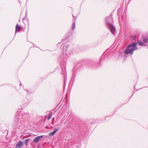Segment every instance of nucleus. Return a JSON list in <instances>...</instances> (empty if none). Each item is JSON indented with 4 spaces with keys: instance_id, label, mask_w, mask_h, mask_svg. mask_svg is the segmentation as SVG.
I'll return each mask as SVG.
<instances>
[{
    "instance_id": "nucleus-1",
    "label": "nucleus",
    "mask_w": 148,
    "mask_h": 148,
    "mask_svg": "<svg viewBox=\"0 0 148 148\" xmlns=\"http://www.w3.org/2000/svg\"><path fill=\"white\" fill-rule=\"evenodd\" d=\"M137 44L136 42H134L129 45L125 51V54L126 55L128 54L132 55L134 51L137 49V48L136 47Z\"/></svg>"
},
{
    "instance_id": "nucleus-2",
    "label": "nucleus",
    "mask_w": 148,
    "mask_h": 148,
    "mask_svg": "<svg viewBox=\"0 0 148 148\" xmlns=\"http://www.w3.org/2000/svg\"><path fill=\"white\" fill-rule=\"evenodd\" d=\"M107 25L110 30L112 33L114 34L116 33V29L114 26L111 23H109L106 21Z\"/></svg>"
},
{
    "instance_id": "nucleus-3",
    "label": "nucleus",
    "mask_w": 148,
    "mask_h": 148,
    "mask_svg": "<svg viewBox=\"0 0 148 148\" xmlns=\"http://www.w3.org/2000/svg\"><path fill=\"white\" fill-rule=\"evenodd\" d=\"M42 136H38L35 138L33 140V143H37L39 141L41 140V139L43 138Z\"/></svg>"
},
{
    "instance_id": "nucleus-4",
    "label": "nucleus",
    "mask_w": 148,
    "mask_h": 148,
    "mask_svg": "<svg viewBox=\"0 0 148 148\" xmlns=\"http://www.w3.org/2000/svg\"><path fill=\"white\" fill-rule=\"evenodd\" d=\"M23 145V143L22 141H19L18 143L16 145V148H20Z\"/></svg>"
},
{
    "instance_id": "nucleus-5",
    "label": "nucleus",
    "mask_w": 148,
    "mask_h": 148,
    "mask_svg": "<svg viewBox=\"0 0 148 148\" xmlns=\"http://www.w3.org/2000/svg\"><path fill=\"white\" fill-rule=\"evenodd\" d=\"M58 129L56 128H55L54 129V132L50 133L49 134V136H53L56 132L58 131Z\"/></svg>"
},
{
    "instance_id": "nucleus-6",
    "label": "nucleus",
    "mask_w": 148,
    "mask_h": 148,
    "mask_svg": "<svg viewBox=\"0 0 148 148\" xmlns=\"http://www.w3.org/2000/svg\"><path fill=\"white\" fill-rule=\"evenodd\" d=\"M21 29V27L20 25L17 24L16 26V31L17 32Z\"/></svg>"
},
{
    "instance_id": "nucleus-7",
    "label": "nucleus",
    "mask_w": 148,
    "mask_h": 148,
    "mask_svg": "<svg viewBox=\"0 0 148 148\" xmlns=\"http://www.w3.org/2000/svg\"><path fill=\"white\" fill-rule=\"evenodd\" d=\"M75 28V23H74L72 24V28L73 30H74Z\"/></svg>"
},
{
    "instance_id": "nucleus-8",
    "label": "nucleus",
    "mask_w": 148,
    "mask_h": 148,
    "mask_svg": "<svg viewBox=\"0 0 148 148\" xmlns=\"http://www.w3.org/2000/svg\"><path fill=\"white\" fill-rule=\"evenodd\" d=\"M138 43L141 46H143L144 45L143 42L142 41H139L138 42Z\"/></svg>"
},
{
    "instance_id": "nucleus-9",
    "label": "nucleus",
    "mask_w": 148,
    "mask_h": 148,
    "mask_svg": "<svg viewBox=\"0 0 148 148\" xmlns=\"http://www.w3.org/2000/svg\"><path fill=\"white\" fill-rule=\"evenodd\" d=\"M29 138H28V139H26L25 140V145H27L28 142H29Z\"/></svg>"
},
{
    "instance_id": "nucleus-10",
    "label": "nucleus",
    "mask_w": 148,
    "mask_h": 148,
    "mask_svg": "<svg viewBox=\"0 0 148 148\" xmlns=\"http://www.w3.org/2000/svg\"><path fill=\"white\" fill-rule=\"evenodd\" d=\"M51 117H52V116L51 115H50L49 116L47 117L48 120H49L51 118Z\"/></svg>"
},
{
    "instance_id": "nucleus-11",
    "label": "nucleus",
    "mask_w": 148,
    "mask_h": 148,
    "mask_svg": "<svg viewBox=\"0 0 148 148\" xmlns=\"http://www.w3.org/2000/svg\"><path fill=\"white\" fill-rule=\"evenodd\" d=\"M64 51H67V50H66V49L65 50V49H64Z\"/></svg>"
},
{
    "instance_id": "nucleus-12",
    "label": "nucleus",
    "mask_w": 148,
    "mask_h": 148,
    "mask_svg": "<svg viewBox=\"0 0 148 148\" xmlns=\"http://www.w3.org/2000/svg\"><path fill=\"white\" fill-rule=\"evenodd\" d=\"M69 47V46L68 45H67L66 46V47Z\"/></svg>"
}]
</instances>
